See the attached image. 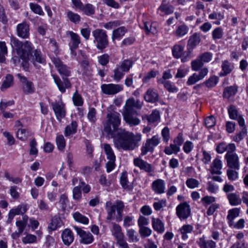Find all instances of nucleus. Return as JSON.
<instances>
[{
  "label": "nucleus",
  "instance_id": "f257e3e1",
  "mask_svg": "<svg viewBox=\"0 0 248 248\" xmlns=\"http://www.w3.org/2000/svg\"><path fill=\"white\" fill-rule=\"evenodd\" d=\"M106 118L104 130L108 137L113 139L114 145L118 149L133 151L139 147L141 135L119 128L121 115L119 112L108 110Z\"/></svg>",
  "mask_w": 248,
  "mask_h": 248
},
{
  "label": "nucleus",
  "instance_id": "f03ea898",
  "mask_svg": "<svg viewBox=\"0 0 248 248\" xmlns=\"http://www.w3.org/2000/svg\"><path fill=\"white\" fill-rule=\"evenodd\" d=\"M92 34L98 46H106L108 45V36L106 31L97 29L92 31Z\"/></svg>",
  "mask_w": 248,
  "mask_h": 248
},
{
  "label": "nucleus",
  "instance_id": "7ed1b4c3",
  "mask_svg": "<svg viewBox=\"0 0 248 248\" xmlns=\"http://www.w3.org/2000/svg\"><path fill=\"white\" fill-rule=\"evenodd\" d=\"M159 143V139L157 136H154L151 139H148L145 143H143L141 148L140 155L143 156L148 152H152L154 147Z\"/></svg>",
  "mask_w": 248,
  "mask_h": 248
},
{
  "label": "nucleus",
  "instance_id": "20e7f679",
  "mask_svg": "<svg viewBox=\"0 0 248 248\" xmlns=\"http://www.w3.org/2000/svg\"><path fill=\"white\" fill-rule=\"evenodd\" d=\"M13 52L15 55V57H19L22 60V65L24 69L27 70L29 67L28 61L31 60L29 57V52L26 51L23 47H13Z\"/></svg>",
  "mask_w": 248,
  "mask_h": 248
},
{
  "label": "nucleus",
  "instance_id": "39448f33",
  "mask_svg": "<svg viewBox=\"0 0 248 248\" xmlns=\"http://www.w3.org/2000/svg\"><path fill=\"white\" fill-rule=\"evenodd\" d=\"M23 49H26V51L28 53L29 52V57L34 64L35 62L40 63H45V58L40 50L34 49L33 47H23Z\"/></svg>",
  "mask_w": 248,
  "mask_h": 248
},
{
  "label": "nucleus",
  "instance_id": "423d86ee",
  "mask_svg": "<svg viewBox=\"0 0 248 248\" xmlns=\"http://www.w3.org/2000/svg\"><path fill=\"white\" fill-rule=\"evenodd\" d=\"M101 88L102 93L107 95L115 94L122 91L124 89L122 85L112 83L102 84Z\"/></svg>",
  "mask_w": 248,
  "mask_h": 248
},
{
  "label": "nucleus",
  "instance_id": "0eeeda50",
  "mask_svg": "<svg viewBox=\"0 0 248 248\" xmlns=\"http://www.w3.org/2000/svg\"><path fill=\"white\" fill-rule=\"evenodd\" d=\"M16 76L19 78L21 83L22 88L24 93L28 94L33 93L35 92V88L32 82L28 80L27 78L18 73Z\"/></svg>",
  "mask_w": 248,
  "mask_h": 248
},
{
  "label": "nucleus",
  "instance_id": "6e6552de",
  "mask_svg": "<svg viewBox=\"0 0 248 248\" xmlns=\"http://www.w3.org/2000/svg\"><path fill=\"white\" fill-rule=\"evenodd\" d=\"M190 213V206L186 202L181 203L176 207V215L181 220L188 218Z\"/></svg>",
  "mask_w": 248,
  "mask_h": 248
},
{
  "label": "nucleus",
  "instance_id": "1a4fd4ad",
  "mask_svg": "<svg viewBox=\"0 0 248 248\" xmlns=\"http://www.w3.org/2000/svg\"><path fill=\"white\" fill-rule=\"evenodd\" d=\"M74 228L80 238V243L88 245L93 243L94 237L91 233L86 232L77 226H74Z\"/></svg>",
  "mask_w": 248,
  "mask_h": 248
},
{
  "label": "nucleus",
  "instance_id": "9d476101",
  "mask_svg": "<svg viewBox=\"0 0 248 248\" xmlns=\"http://www.w3.org/2000/svg\"><path fill=\"white\" fill-rule=\"evenodd\" d=\"M137 114V111H131L124 110L123 113L124 119L125 123L130 126L137 125L140 124V121L136 116Z\"/></svg>",
  "mask_w": 248,
  "mask_h": 248
},
{
  "label": "nucleus",
  "instance_id": "9b49d317",
  "mask_svg": "<svg viewBox=\"0 0 248 248\" xmlns=\"http://www.w3.org/2000/svg\"><path fill=\"white\" fill-rule=\"evenodd\" d=\"M134 164L135 166L147 172L150 176H152L154 172V168L152 165L140 157L134 159Z\"/></svg>",
  "mask_w": 248,
  "mask_h": 248
},
{
  "label": "nucleus",
  "instance_id": "f8f14e48",
  "mask_svg": "<svg viewBox=\"0 0 248 248\" xmlns=\"http://www.w3.org/2000/svg\"><path fill=\"white\" fill-rule=\"evenodd\" d=\"M51 105L55 112L57 120L61 122L62 119L65 116L64 105L62 102H52Z\"/></svg>",
  "mask_w": 248,
  "mask_h": 248
},
{
  "label": "nucleus",
  "instance_id": "ddd939ff",
  "mask_svg": "<svg viewBox=\"0 0 248 248\" xmlns=\"http://www.w3.org/2000/svg\"><path fill=\"white\" fill-rule=\"evenodd\" d=\"M225 158L227 161L228 167L235 170H238L239 169V157L236 154H231L230 153H227L225 156Z\"/></svg>",
  "mask_w": 248,
  "mask_h": 248
},
{
  "label": "nucleus",
  "instance_id": "4468645a",
  "mask_svg": "<svg viewBox=\"0 0 248 248\" xmlns=\"http://www.w3.org/2000/svg\"><path fill=\"white\" fill-rule=\"evenodd\" d=\"M52 61L61 75L65 77L70 76L71 72L69 68L63 64L59 58L54 57L52 59Z\"/></svg>",
  "mask_w": 248,
  "mask_h": 248
},
{
  "label": "nucleus",
  "instance_id": "2eb2a0df",
  "mask_svg": "<svg viewBox=\"0 0 248 248\" xmlns=\"http://www.w3.org/2000/svg\"><path fill=\"white\" fill-rule=\"evenodd\" d=\"M52 76L55 83L61 93H64L66 89L71 87V84L67 78L63 77L62 81L58 76L53 75Z\"/></svg>",
  "mask_w": 248,
  "mask_h": 248
},
{
  "label": "nucleus",
  "instance_id": "dca6fc26",
  "mask_svg": "<svg viewBox=\"0 0 248 248\" xmlns=\"http://www.w3.org/2000/svg\"><path fill=\"white\" fill-rule=\"evenodd\" d=\"M142 106L143 102L139 99L136 100L134 98H130L126 101L124 110L137 111L134 108L140 109Z\"/></svg>",
  "mask_w": 248,
  "mask_h": 248
},
{
  "label": "nucleus",
  "instance_id": "f3484780",
  "mask_svg": "<svg viewBox=\"0 0 248 248\" xmlns=\"http://www.w3.org/2000/svg\"><path fill=\"white\" fill-rule=\"evenodd\" d=\"M17 35L22 38H28L30 35V26L26 22L18 24L16 26Z\"/></svg>",
  "mask_w": 248,
  "mask_h": 248
},
{
  "label": "nucleus",
  "instance_id": "a211bd4d",
  "mask_svg": "<svg viewBox=\"0 0 248 248\" xmlns=\"http://www.w3.org/2000/svg\"><path fill=\"white\" fill-rule=\"evenodd\" d=\"M228 111L231 119L236 120L240 126L243 127L245 125L243 118L239 115L236 107L233 105H231L228 108Z\"/></svg>",
  "mask_w": 248,
  "mask_h": 248
},
{
  "label": "nucleus",
  "instance_id": "6ab92c4d",
  "mask_svg": "<svg viewBox=\"0 0 248 248\" xmlns=\"http://www.w3.org/2000/svg\"><path fill=\"white\" fill-rule=\"evenodd\" d=\"M184 47H173L172 54L176 58L183 57L185 58L190 56L192 50V47H186V50L184 49Z\"/></svg>",
  "mask_w": 248,
  "mask_h": 248
},
{
  "label": "nucleus",
  "instance_id": "aec40b11",
  "mask_svg": "<svg viewBox=\"0 0 248 248\" xmlns=\"http://www.w3.org/2000/svg\"><path fill=\"white\" fill-rule=\"evenodd\" d=\"M144 98L147 102L154 103L158 101L159 94L155 90L150 88L146 92Z\"/></svg>",
  "mask_w": 248,
  "mask_h": 248
},
{
  "label": "nucleus",
  "instance_id": "412c9836",
  "mask_svg": "<svg viewBox=\"0 0 248 248\" xmlns=\"http://www.w3.org/2000/svg\"><path fill=\"white\" fill-rule=\"evenodd\" d=\"M152 188L156 194H161L164 193L165 189L164 181L160 179L155 180L152 183Z\"/></svg>",
  "mask_w": 248,
  "mask_h": 248
},
{
  "label": "nucleus",
  "instance_id": "4be33fe9",
  "mask_svg": "<svg viewBox=\"0 0 248 248\" xmlns=\"http://www.w3.org/2000/svg\"><path fill=\"white\" fill-rule=\"evenodd\" d=\"M62 238L64 244L69 246L74 241V234L70 229H66L62 233Z\"/></svg>",
  "mask_w": 248,
  "mask_h": 248
},
{
  "label": "nucleus",
  "instance_id": "5701e85b",
  "mask_svg": "<svg viewBox=\"0 0 248 248\" xmlns=\"http://www.w3.org/2000/svg\"><path fill=\"white\" fill-rule=\"evenodd\" d=\"M197 244L200 248H216V243L212 240H205L204 236L199 238L197 242Z\"/></svg>",
  "mask_w": 248,
  "mask_h": 248
},
{
  "label": "nucleus",
  "instance_id": "b1692460",
  "mask_svg": "<svg viewBox=\"0 0 248 248\" xmlns=\"http://www.w3.org/2000/svg\"><path fill=\"white\" fill-rule=\"evenodd\" d=\"M157 27L158 25L156 22H144L141 28L145 30L147 34L150 33L155 34L157 32Z\"/></svg>",
  "mask_w": 248,
  "mask_h": 248
},
{
  "label": "nucleus",
  "instance_id": "393cba45",
  "mask_svg": "<svg viewBox=\"0 0 248 248\" xmlns=\"http://www.w3.org/2000/svg\"><path fill=\"white\" fill-rule=\"evenodd\" d=\"M128 30L124 26H121L113 31L111 39L113 42H115L116 40H120L123 36L124 35Z\"/></svg>",
  "mask_w": 248,
  "mask_h": 248
},
{
  "label": "nucleus",
  "instance_id": "a878e982",
  "mask_svg": "<svg viewBox=\"0 0 248 248\" xmlns=\"http://www.w3.org/2000/svg\"><path fill=\"white\" fill-rule=\"evenodd\" d=\"M152 224L153 229L158 233H162L164 232V223L159 218L152 217Z\"/></svg>",
  "mask_w": 248,
  "mask_h": 248
},
{
  "label": "nucleus",
  "instance_id": "bb28decb",
  "mask_svg": "<svg viewBox=\"0 0 248 248\" xmlns=\"http://www.w3.org/2000/svg\"><path fill=\"white\" fill-rule=\"evenodd\" d=\"M222 168V163L220 160L216 158L214 160L211 166V172L212 174H217L220 175L222 173L221 169Z\"/></svg>",
  "mask_w": 248,
  "mask_h": 248
},
{
  "label": "nucleus",
  "instance_id": "cd10ccee",
  "mask_svg": "<svg viewBox=\"0 0 248 248\" xmlns=\"http://www.w3.org/2000/svg\"><path fill=\"white\" fill-rule=\"evenodd\" d=\"M221 68L222 72L219 74L221 77L226 76L229 74L232 70L233 66L228 61H224L222 62Z\"/></svg>",
  "mask_w": 248,
  "mask_h": 248
},
{
  "label": "nucleus",
  "instance_id": "c85d7f7f",
  "mask_svg": "<svg viewBox=\"0 0 248 248\" xmlns=\"http://www.w3.org/2000/svg\"><path fill=\"white\" fill-rule=\"evenodd\" d=\"M116 207L115 205L112 204L110 201H108L106 204V209L108 213L107 220H110L114 217L115 214Z\"/></svg>",
  "mask_w": 248,
  "mask_h": 248
},
{
  "label": "nucleus",
  "instance_id": "c756f323",
  "mask_svg": "<svg viewBox=\"0 0 248 248\" xmlns=\"http://www.w3.org/2000/svg\"><path fill=\"white\" fill-rule=\"evenodd\" d=\"M227 198L231 205L233 206L240 204L242 202L239 196L234 193H229L227 195Z\"/></svg>",
  "mask_w": 248,
  "mask_h": 248
},
{
  "label": "nucleus",
  "instance_id": "7c9ffc66",
  "mask_svg": "<svg viewBox=\"0 0 248 248\" xmlns=\"http://www.w3.org/2000/svg\"><path fill=\"white\" fill-rule=\"evenodd\" d=\"M193 230V227L191 225H184L179 229V232L182 234V238L186 240L188 238V234L190 233Z\"/></svg>",
  "mask_w": 248,
  "mask_h": 248
},
{
  "label": "nucleus",
  "instance_id": "2f4dec72",
  "mask_svg": "<svg viewBox=\"0 0 248 248\" xmlns=\"http://www.w3.org/2000/svg\"><path fill=\"white\" fill-rule=\"evenodd\" d=\"M240 210L238 208H235L231 209L228 212L227 219L230 226H232L233 219L239 216Z\"/></svg>",
  "mask_w": 248,
  "mask_h": 248
},
{
  "label": "nucleus",
  "instance_id": "473e14b6",
  "mask_svg": "<svg viewBox=\"0 0 248 248\" xmlns=\"http://www.w3.org/2000/svg\"><path fill=\"white\" fill-rule=\"evenodd\" d=\"M146 118L150 123H154L160 119V113L159 110L155 109L153 110L150 115H145L143 117V119Z\"/></svg>",
  "mask_w": 248,
  "mask_h": 248
},
{
  "label": "nucleus",
  "instance_id": "72a5a7b5",
  "mask_svg": "<svg viewBox=\"0 0 248 248\" xmlns=\"http://www.w3.org/2000/svg\"><path fill=\"white\" fill-rule=\"evenodd\" d=\"M238 87L234 85L226 87L223 92V96L229 98L231 96L234 95L237 92Z\"/></svg>",
  "mask_w": 248,
  "mask_h": 248
},
{
  "label": "nucleus",
  "instance_id": "f704fd0d",
  "mask_svg": "<svg viewBox=\"0 0 248 248\" xmlns=\"http://www.w3.org/2000/svg\"><path fill=\"white\" fill-rule=\"evenodd\" d=\"M112 235L116 240L124 237V235L122 231V228L119 224L116 223L113 224Z\"/></svg>",
  "mask_w": 248,
  "mask_h": 248
},
{
  "label": "nucleus",
  "instance_id": "c9c22d12",
  "mask_svg": "<svg viewBox=\"0 0 248 248\" xmlns=\"http://www.w3.org/2000/svg\"><path fill=\"white\" fill-rule=\"evenodd\" d=\"M116 207V211L117 212V216L116 217V221L117 222H120L122 219V212L124 208V202L119 200H117L116 201V204H115Z\"/></svg>",
  "mask_w": 248,
  "mask_h": 248
},
{
  "label": "nucleus",
  "instance_id": "e433bc0d",
  "mask_svg": "<svg viewBox=\"0 0 248 248\" xmlns=\"http://www.w3.org/2000/svg\"><path fill=\"white\" fill-rule=\"evenodd\" d=\"M200 41V34L195 32L189 37L188 41V45L190 46H195L199 44Z\"/></svg>",
  "mask_w": 248,
  "mask_h": 248
},
{
  "label": "nucleus",
  "instance_id": "4c0bfd02",
  "mask_svg": "<svg viewBox=\"0 0 248 248\" xmlns=\"http://www.w3.org/2000/svg\"><path fill=\"white\" fill-rule=\"evenodd\" d=\"M14 84V77L11 74H7L1 86V90L6 89L12 86Z\"/></svg>",
  "mask_w": 248,
  "mask_h": 248
},
{
  "label": "nucleus",
  "instance_id": "58836bf2",
  "mask_svg": "<svg viewBox=\"0 0 248 248\" xmlns=\"http://www.w3.org/2000/svg\"><path fill=\"white\" fill-rule=\"evenodd\" d=\"M62 225V222L61 218L59 217L55 216L52 218L51 222L49 225L48 228L51 231H54L61 227Z\"/></svg>",
  "mask_w": 248,
  "mask_h": 248
},
{
  "label": "nucleus",
  "instance_id": "ea45409f",
  "mask_svg": "<svg viewBox=\"0 0 248 248\" xmlns=\"http://www.w3.org/2000/svg\"><path fill=\"white\" fill-rule=\"evenodd\" d=\"M10 40L12 46H31V43L28 41H25L22 42L14 37H11Z\"/></svg>",
  "mask_w": 248,
  "mask_h": 248
},
{
  "label": "nucleus",
  "instance_id": "a19ab883",
  "mask_svg": "<svg viewBox=\"0 0 248 248\" xmlns=\"http://www.w3.org/2000/svg\"><path fill=\"white\" fill-rule=\"evenodd\" d=\"M77 128V124L75 121H72V123L67 125L64 131V135L66 137L69 136L76 133Z\"/></svg>",
  "mask_w": 248,
  "mask_h": 248
},
{
  "label": "nucleus",
  "instance_id": "79ce46f5",
  "mask_svg": "<svg viewBox=\"0 0 248 248\" xmlns=\"http://www.w3.org/2000/svg\"><path fill=\"white\" fill-rule=\"evenodd\" d=\"M188 27L186 25L183 24L177 27L174 34L177 37H182L188 32Z\"/></svg>",
  "mask_w": 248,
  "mask_h": 248
},
{
  "label": "nucleus",
  "instance_id": "37998d69",
  "mask_svg": "<svg viewBox=\"0 0 248 248\" xmlns=\"http://www.w3.org/2000/svg\"><path fill=\"white\" fill-rule=\"evenodd\" d=\"M73 217L77 222L83 224H88L89 223V219L78 212L74 213L73 214Z\"/></svg>",
  "mask_w": 248,
  "mask_h": 248
},
{
  "label": "nucleus",
  "instance_id": "c03bdc74",
  "mask_svg": "<svg viewBox=\"0 0 248 248\" xmlns=\"http://www.w3.org/2000/svg\"><path fill=\"white\" fill-rule=\"evenodd\" d=\"M126 235L128 237V240L130 243L137 242L139 240L136 232L132 229L127 230Z\"/></svg>",
  "mask_w": 248,
  "mask_h": 248
},
{
  "label": "nucleus",
  "instance_id": "a18cd8bd",
  "mask_svg": "<svg viewBox=\"0 0 248 248\" xmlns=\"http://www.w3.org/2000/svg\"><path fill=\"white\" fill-rule=\"evenodd\" d=\"M174 7L169 3H162L159 7L158 8V10L161 11L162 12H163L166 15H170L172 14L174 11Z\"/></svg>",
  "mask_w": 248,
  "mask_h": 248
},
{
  "label": "nucleus",
  "instance_id": "49530a36",
  "mask_svg": "<svg viewBox=\"0 0 248 248\" xmlns=\"http://www.w3.org/2000/svg\"><path fill=\"white\" fill-rule=\"evenodd\" d=\"M103 148L105 154L107 155V159L108 160L115 159L116 157L113 151L109 144L105 143L103 145Z\"/></svg>",
  "mask_w": 248,
  "mask_h": 248
},
{
  "label": "nucleus",
  "instance_id": "de8ad7c7",
  "mask_svg": "<svg viewBox=\"0 0 248 248\" xmlns=\"http://www.w3.org/2000/svg\"><path fill=\"white\" fill-rule=\"evenodd\" d=\"M120 184L123 188L127 190H131L132 187L128 185L127 172L126 171L122 173L120 177Z\"/></svg>",
  "mask_w": 248,
  "mask_h": 248
},
{
  "label": "nucleus",
  "instance_id": "09e8293b",
  "mask_svg": "<svg viewBox=\"0 0 248 248\" xmlns=\"http://www.w3.org/2000/svg\"><path fill=\"white\" fill-rule=\"evenodd\" d=\"M180 150V147L175 143L170 144L169 146L165 147L164 152L167 155H171L172 154H177Z\"/></svg>",
  "mask_w": 248,
  "mask_h": 248
},
{
  "label": "nucleus",
  "instance_id": "8fccbe9b",
  "mask_svg": "<svg viewBox=\"0 0 248 248\" xmlns=\"http://www.w3.org/2000/svg\"><path fill=\"white\" fill-rule=\"evenodd\" d=\"M223 35V30L220 27L214 29L212 32V37L214 40L220 39Z\"/></svg>",
  "mask_w": 248,
  "mask_h": 248
},
{
  "label": "nucleus",
  "instance_id": "3c124183",
  "mask_svg": "<svg viewBox=\"0 0 248 248\" xmlns=\"http://www.w3.org/2000/svg\"><path fill=\"white\" fill-rule=\"evenodd\" d=\"M67 16L69 20L75 24H78L80 21V16L72 11H68L67 13Z\"/></svg>",
  "mask_w": 248,
  "mask_h": 248
},
{
  "label": "nucleus",
  "instance_id": "603ef678",
  "mask_svg": "<svg viewBox=\"0 0 248 248\" xmlns=\"http://www.w3.org/2000/svg\"><path fill=\"white\" fill-rule=\"evenodd\" d=\"M68 34L70 35L72 40L73 46H78L81 42L79 35L72 31H69Z\"/></svg>",
  "mask_w": 248,
  "mask_h": 248
},
{
  "label": "nucleus",
  "instance_id": "864d4df0",
  "mask_svg": "<svg viewBox=\"0 0 248 248\" xmlns=\"http://www.w3.org/2000/svg\"><path fill=\"white\" fill-rule=\"evenodd\" d=\"M37 142L35 139H33L30 142V150L29 154L31 155H34L36 157L38 155V149L37 148Z\"/></svg>",
  "mask_w": 248,
  "mask_h": 248
},
{
  "label": "nucleus",
  "instance_id": "5fc2aeb1",
  "mask_svg": "<svg viewBox=\"0 0 248 248\" xmlns=\"http://www.w3.org/2000/svg\"><path fill=\"white\" fill-rule=\"evenodd\" d=\"M191 68L193 71H197L199 70L203 65L204 63L198 58L191 62Z\"/></svg>",
  "mask_w": 248,
  "mask_h": 248
},
{
  "label": "nucleus",
  "instance_id": "6e6d98bb",
  "mask_svg": "<svg viewBox=\"0 0 248 248\" xmlns=\"http://www.w3.org/2000/svg\"><path fill=\"white\" fill-rule=\"evenodd\" d=\"M72 99L74 104L76 106H81L83 104V100L77 91L73 94Z\"/></svg>",
  "mask_w": 248,
  "mask_h": 248
},
{
  "label": "nucleus",
  "instance_id": "4d7b16f0",
  "mask_svg": "<svg viewBox=\"0 0 248 248\" xmlns=\"http://www.w3.org/2000/svg\"><path fill=\"white\" fill-rule=\"evenodd\" d=\"M160 84H163L164 88L170 93H177L178 91V89L170 81Z\"/></svg>",
  "mask_w": 248,
  "mask_h": 248
},
{
  "label": "nucleus",
  "instance_id": "13d9d810",
  "mask_svg": "<svg viewBox=\"0 0 248 248\" xmlns=\"http://www.w3.org/2000/svg\"><path fill=\"white\" fill-rule=\"evenodd\" d=\"M30 7L31 11L35 14H38L40 16H43L44 13L41 7L38 4L30 3Z\"/></svg>",
  "mask_w": 248,
  "mask_h": 248
},
{
  "label": "nucleus",
  "instance_id": "bf43d9fd",
  "mask_svg": "<svg viewBox=\"0 0 248 248\" xmlns=\"http://www.w3.org/2000/svg\"><path fill=\"white\" fill-rule=\"evenodd\" d=\"M132 66V62L129 60H125L119 67L124 72H127L130 68Z\"/></svg>",
  "mask_w": 248,
  "mask_h": 248
},
{
  "label": "nucleus",
  "instance_id": "052dcab7",
  "mask_svg": "<svg viewBox=\"0 0 248 248\" xmlns=\"http://www.w3.org/2000/svg\"><path fill=\"white\" fill-rule=\"evenodd\" d=\"M83 12L87 16H91L94 14V7L91 4H87L81 8Z\"/></svg>",
  "mask_w": 248,
  "mask_h": 248
},
{
  "label": "nucleus",
  "instance_id": "680f3d73",
  "mask_svg": "<svg viewBox=\"0 0 248 248\" xmlns=\"http://www.w3.org/2000/svg\"><path fill=\"white\" fill-rule=\"evenodd\" d=\"M28 135V132L26 129H18L16 132L17 138L21 140H25L27 139Z\"/></svg>",
  "mask_w": 248,
  "mask_h": 248
},
{
  "label": "nucleus",
  "instance_id": "e2e57ef3",
  "mask_svg": "<svg viewBox=\"0 0 248 248\" xmlns=\"http://www.w3.org/2000/svg\"><path fill=\"white\" fill-rule=\"evenodd\" d=\"M56 140L59 150H62L65 147V141L63 136L62 135L57 136Z\"/></svg>",
  "mask_w": 248,
  "mask_h": 248
},
{
  "label": "nucleus",
  "instance_id": "0e129e2a",
  "mask_svg": "<svg viewBox=\"0 0 248 248\" xmlns=\"http://www.w3.org/2000/svg\"><path fill=\"white\" fill-rule=\"evenodd\" d=\"M172 77L170 73V70L169 69L163 72L162 78L157 79L158 83H163V82L168 81V79L171 78Z\"/></svg>",
  "mask_w": 248,
  "mask_h": 248
},
{
  "label": "nucleus",
  "instance_id": "69168bd1",
  "mask_svg": "<svg viewBox=\"0 0 248 248\" xmlns=\"http://www.w3.org/2000/svg\"><path fill=\"white\" fill-rule=\"evenodd\" d=\"M152 230L148 227H143L139 228V233L142 238L149 236L152 233Z\"/></svg>",
  "mask_w": 248,
  "mask_h": 248
},
{
  "label": "nucleus",
  "instance_id": "338daca9",
  "mask_svg": "<svg viewBox=\"0 0 248 248\" xmlns=\"http://www.w3.org/2000/svg\"><path fill=\"white\" fill-rule=\"evenodd\" d=\"M68 200L67 196L65 194H62L60 196L59 203L61 204V207L62 211H64L67 207Z\"/></svg>",
  "mask_w": 248,
  "mask_h": 248
},
{
  "label": "nucleus",
  "instance_id": "774afa93",
  "mask_svg": "<svg viewBox=\"0 0 248 248\" xmlns=\"http://www.w3.org/2000/svg\"><path fill=\"white\" fill-rule=\"evenodd\" d=\"M186 184L188 187L193 189L198 186L199 182L195 179L188 178L186 180Z\"/></svg>",
  "mask_w": 248,
  "mask_h": 248
}]
</instances>
